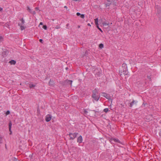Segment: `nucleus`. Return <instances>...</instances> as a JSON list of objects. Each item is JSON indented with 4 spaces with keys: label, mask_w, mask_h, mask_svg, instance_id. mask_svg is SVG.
<instances>
[{
    "label": "nucleus",
    "mask_w": 161,
    "mask_h": 161,
    "mask_svg": "<svg viewBox=\"0 0 161 161\" xmlns=\"http://www.w3.org/2000/svg\"><path fill=\"white\" fill-rule=\"evenodd\" d=\"M78 134L77 132H75L73 133H69L68 135L70 137V140H73L76 138L77 135Z\"/></svg>",
    "instance_id": "1"
},
{
    "label": "nucleus",
    "mask_w": 161,
    "mask_h": 161,
    "mask_svg": "<svg viewBox=\"0 0 161 161\" xmlns=\"http://www.w3.org/2000/svg\"><path fill=\"white\" fill-rule=\"evenodd\" d=\"M93 94L92 95V97L93 99L95 100L96 101H97L98 100L99 97H98L97 96H96V93L97 92L95 91H93L92 92Z\"/></svg>",
    "instance_id": "2"
},
{
    "label": "nucleus",
    "mask_w": 161,
    "mask_h": 161,
    "mask_svg": "<svg viewBox=\"0 0 161 161\" xmlns=\"http://www.w3.org/2000/svg\"><path fill=\"white\" fill-rule=\"evenodd\" d=\"M102 93L103 94V97H105L107 99H108L109 101L110 100L111 102H112V100L111 98V97L109 94H108L105 92H103Z\"/></svg>",
    "instance_id": "3"
},
{
    "label": "nucleus",
    "mask_w": 161,
    "mask_h": 161,
    "mask_svg": "<svg viewBox=\"0 0 161 161\" xmlns=\"http://www.w3.org/2000/svg\"><path fill=\"white\" fill-rule=\"evenodd\" d=\"M110 142L111 143H113L114 144V142H118V143H120V141L119 140V139H116V138H114L111 139L110 140Z\"/></svg>",
    "instance_id": "4"
},
{
    "label": "nucleus",
    "mask_w": 161,
    "mask_h": 161,
    "mask_svg": "<svg viewBox=\"0 0 161 161\" xmlns=\"http://www.w3.org/2000/svg\"><path fill=\"white\" fill-rule=\"evenodd\" d=\"M155 8L157 10V13L158 14H159L161 13V8L159 6L156 5Z\"/></svg>",
    "instance_id": "5"
},
{
    "label": "nucleus",
    "mask_w": 161,
    "mask_h": 161,
    "mask_svg": "<svg viewBox=\"0 0 161 161\" xmlns=\"http://www.w3.org/2000/svg\"><path fill=\"white\" fill-rule=\"evenodd\" d=\"M51 118L52 116L51 115L48 114L46 116L45 120L47 122H49L51 120Z\"/></svg>",
    "instance_id": "6"
},
{
    "label": "nucleus",
    "mask_w": 161,
    "mask_h": 161,
    "mask_svg": "<svg viewBox=\"0 0 161 161\" xmlns=\"http://www.w3.org/2000/svg\"><path fill=\"white\" fill-rule=\"evenodd\" d=\"M117 0H108L107 2H110L112 3V4L114 6L117 5Z\"/></svg>",
    "instance_id": "7"
},
{
    "label": "nucleus",
    "mask_w": 161,
    "mask_h": 161,
    "mask_svg": "<svg viewBox=\"0 0 161 161\" xmlns=\"http://www.w3.org/2000/svg\"><path fill=\"white\" fill-rule=\"evenodd\" d=\"M82 137L80 135L77 138V142L79 143H81L82 141Z\"/></svg>",
    "instance_id": "8"
},
{
    "label": "nucleus",
    "mask_w": 161,
    "mask_h": 161,
    "mask_svg": "<svg viewBox=\"0 0 161 161\" xmlns=\"http://www.w3.org/2000/svg\"><path fill=\"white\" fill-rule=\"evenodd\" d=\"M12 125V123L11 121H10L9 123L8 126H9V131L10 132V135H11L12 134V132L11 130V126Z\"/></svg>",
    "instance_id": "9"
},
{
    "label": "nucleus",
    "mask_w": 161,
    "mask_h": 161,
    "mask_svg": "<svg viewBox=\"0 0 161 161\" xmlns=\"http://www.w3.org/2000/svg\"><path fill=\"white\" fill-rule=\"evenodd\" d=\"M137 102H136L135 100H133L132 102L130 103L129 106L130 107H132L134 104H136Z\"/></svg>",
    "instance_id": "10"
},
{
    "label": "nucleus",
    "mask_w": 161,
    "mask_h": 161,
    "mask_svg": "<svg viewBox=\"0 0 161 161\" xmlns=\"http://www.w3.org/2000/svg\"><path fill=\"white\" fill-rule=\"evenodd\" d=\"M102 24L104 26H105L106 28H107L109 27V23H107L105 22L103 23Z\"/></svg>",
    "instance_id": "11"
},
{
    "label": "nucleus",
    "mask_w": 161,
    "mask_h": 161,
    "mask_svg": "<svg viewBox=\"0 0 161 161\" xmlns=\"http://www.w3.org/2000/svg\"><path fill=\"white\" fill-rule=\"evenodd\" d=\"M123 72L124 75H127V74L128 71L127 69V67L125 68V69H123Z\"/></svg>",
    "instance_id": "12"
},
{
    "label": "nucleus",
    "mask_w": 161,
    "mask_h": 161,
    "mask_svg": "<svg viewBox=\"0 0 161 161\" xmlns=\"http://www.w3.org/2000/svg\"><path fill=\"white\" fill-rule=\"evenodd\" d=\"M111 4H112V3H111V2H108L107 3H105V5L106 7H108V8H109V6Z\"/></svg>",
    "instance_id": "13"
},
{
    "label": "nucleus",
    "mask_w": 161,
    "mask_h": 161,
    "mask_svg": "<svg viewBox=\"0 0 161 161\" xmlns=\"http://www.w3.org/2000/svg\"><path fill=\"white\" fill-rule=\"evenodd\" d=\"M20 20L21 21V23H19L18 24V25L19 26H20V25H22L23 24H24L25 23V21L22 18V19H20Z\"/></svg>",
    "instance_id": "14"
},
{
    "label": "nucleus",
    "mask_w": 161,
    "mask_h": 161,
    "mask_svg": "<svg viewBox=\"0 0 161 161\" xmlns=\"http://www.w3.org/2000/svg\"><path fill=\"white\" fill-rule=\"evenodd\" d=\"M9 63H10L11 64L14 65L16 64V62L15 60H12L9 62Z\"/></svg>",
    "instance_id": "15"
},
{
    "label": "nucleus",
    "mask_w": 161,
    "mask_h": 161,
    "mask_svg": "<svg viewBox=\"0 0 161 161\" xmlns=\"http://www.w3.org/2000/svg\"><path fill=\"white\" fill-rule=\"evenodd\" d=\"M95 23L96 26L99 25L98 24V19L97 18H96L95 19Z\"/></svg>",
    "instance_id": "16"
},
{
    "label": "nucleus",
    "mask_w": 161,
    "mask_h": 161,
    "mask_svg": "<svg viewBox=\"0 0 161 161\" xmlns=\"http://www.w3.org/2000/svg\"><path fill=\"white\" fill-rule=\"evenodd\" d=\"M35 85L33 84H29V87L30 88H33L35 86Z\"/></svg>",
    "instance_id": "17"
},
{
    "label": "nucleus",
    "mask_w": 161,
    "mask_h": 161,
    "mask_svg": "<svg viewBox=\"0 0 161 161\" xmlns=\"http://www.w3.org/2000/svg\"><path fill=\"white\" fill-rule=\"evenodd\" d=\"M66 81L67 83H68V84H69L70 85H71L72 83V80H66Z\"/></svg>",
    "instance_id": "18"
},
{
    "label": "nucleus",
    "mask_w": 161,
    "mask_h": 161,
    "mask_svg": "<svg viewBox=\"0 0 161 161\" xmlns=\"http://www.w3.org/2000/svg\"><path fill=\"white\" fill-rule=\"evenodd\" d=\"M4 26H6V27L9 28V25L8 23L7 22L4 25Z\"/></svg>",
    "instance_id": "19"
},
{
    "label": "nucleus",
    "mask_w": 161,
    "mask_h": 161,
    "mask_svg": "<svg viewBox=\"0 0 161 161\" xmlns=\"http://www.w3.org/2000/svg\"><path fill=\"white\" fill-rule=\"evenodd\" d=\"M53 84V81H51V80H50L49 82V85L50 86H52Z\"/></svg>",
    "instance_id": "20"
},
{
    "label": "nucleus",
    "mask_w": 161,
    "mask_h": 161,
    "mask_svg": "<svg viewBox=\"0 0 161 161\" xmlns=\"http://www.w3.org/2000/svg\"><path fill=\"white\" fill-rule=\"evenodd\" d=\"M103 44L102 43L100 44L99 46V47L101 48H103Z\"/></svg>",
    "instance_id": "21"
},
{
    "label": "nucleus",
    "mask_w": 161,
    "mask_h": 161,
    "mask_svg": "<svg viewBox=\"0 0 161 161\" xmlns=\"http://www.w3.org/2000/svg\"><path fill=\"white\" fill-rule=\"evenodd\" d=\"M20 26L21 30H23L25 29V27L23 26H22V25H20Z\"/></svg>",
    "instance_id": "22"
},
{
    "label": "nucleus",
    "mask_w": 161,
    "mask_h": 161,
    "mask_svg": "<svg viewBox=\"0 0 161 161\" xmlns=\"http://www.w3.org/2000/svg\"><path fill=\"white\" fill-rule=\"evenodd\" d=\"M30 12L31 13V14H36V13L35 11H32L31 10V11H30Z\"/></svg>",
    "instance_id": "23"
},
{
    "label": "nucleus",
    "mask_w": 161,
    "mask_h": 161,
    "mask_svg": "<svg viewBox=\"0 0 161 161\" xmlns=\"http://www.w3.org/2000/svg\"><path fill=\"white\" fill-rule=\"evenodd\" d=\"M108 108H105L103 110L104 112L105 113L107 112L108 111Z\"/></svg>",
    "instance_id": "24"
},
{
    "label": "nucleus",
    "mask_w": 161,
    "mask_h": 161,
    "mask_svg": "<svg viewBox=\"0 0 161 161\" xmlns=\"http://www.w3.org/2000/svg\"><path fill=\"white\" fill-rule=\"evenodd\" d=\"M97 28H98V30H100V31L101 32H103V31L99 27V25H97Z\"/></svg>",
    "instance_id": "25"
},
{
    "label": "nucleus",
    "mask_w": 161,
    "mask_h": 161,
    "mask_svg": "<svg viewBox=\"0 0 161 161\" xmlns=\"http://www.w3.org/2000/svg\"><path fill=\"white\" fill-rule=\"evenodd\" d=\"M43 28L44 29L46 30L47 29V26L46 25H43Z\"/></svg>",
    "instance_id": "26"
},
{
    "label": "nucleus",
    "mask_w": 161,
    "mask_h": 161,
    "mask_svg": "<svg viewBox=\"0 0 161 161\" xmlns=\"http://www.w3.org/2000/svg\"><path fill=\"white\" fill-rule=\"evenodd\" d=\"M102 73L101 71H99L98 72L96 73V75L98 76H99Z\"/></svg>",
    "instance_id": "27"
},
{
    "label": "nucleus",
    "mask_w": 161,
    "mask_h": 161,
    "mask_svg": "<svg viewBox=\"0 0 161 161\" xmlns=\"http://www.w3.org/2000/svg\"><path fill=\"white\" fill-rule=\"evenodd\" d=\"M80 17L82 19H84L85 17L84 14H81L80 15Z\"/></svg>",
    "instance_id": "28"
},
{
    "label": "nucleus",
    "mask_w": 161,
    "mask_h": 161,
    "mask_svg": "<svg viewBox=\"0 0 161 161\" xmlns=\"http://www.w3.org/2000/svg\"><path fill=\"white\" fill-rule=\"evenodd\" d=\"M10 114V112L9 110H8L6 112V115H8L9 114Z\"/></svg>",
    "instance_id": "29"
},
{
    "label": "nucleus",
    "mask_w": 161,
    "mask_h": 161,
    "mask_svg": "<svg viewBox=\"0 0 161 161\" xmlns=\"http://www.w3.org/2000/svg\"><path fill=\"white\" fill-rule=\"evenodd\" d=\"M2 137L0 136V144L2 143Z\"/></svg>",
    "instance_id": "30"
},
{
    "label": "nucleus",
    "mask_w": 161,
    "mask_h": 161,
    "mask_svg": "<svg viewBox=\"0 0 161 161\" xmlns=\"http://www.w3.org/2000/svg\"><path fill=\"white\" fill-rule=\"evenodd\" d=\"M27 10L29 12L31 11V9H30L29 7H27Z\"/></svg>",
    "instance_id": "31"
},
{
    "label": "nucleus",
    "mask_w": 161,
    "mask_h": 161,
    "mask_svg": "<svg viewBox=\"0 0 161 161\" xmlns=\"http://www.w3.org/2000/svg\"><path fill=\"white\" fill-rule=\"evenodd\" d=\"M80 15H81V14L80 13L77 12L76 13V15L78 16H79Z\"/></svg>",
    "instance_id": "32"
},
{
    "label": "nucleus",
    "mask_w": 161,
    "mask_h": 161,
    "mask_svg": "<svg viewBox=\"0 0 161 161\" xmlns=\"http://www.w3.org/2000/svg\"><path fill=\"white\" fill-rule=\"evenodd\" d=\"M43 40L42 39H40L39 40V42H41V43H43Z\"/></svg>",
    "instance_id": "33"
},
{
    "label": "nucleus",
    "mask_w": 161,
    "mask_h": 161,
    "mask_svg": "<svg viewBox=\"0 0 161 161\" xmlns=\"http://www.w3.org/2000/svg\"><path fill=\"white\" fill-rule=\"evenodd\" d=\"M60 28V27L58 25H57L55 27V28L58 29Z\"/></svg>",
    "instance_id": "34"
},
{
    "label": "nucleus",
    "mask_w": 161,
    "mask_h": 161,
    "mask_svg": "<svg viewBox=\"0 0 161 161\" xmlns=\"http://www.w3.org/2000/svg\"><path fill=\"white\" fill-rule=\"evenodd\" d=\"M3 40V38L2 36H0V42L2 41Z\"/></svg>",
    "instance_id": "35"
},
{
    "label": "nucleus",
    "mask_w": 161,
    "mask_h": 161,
    "mask_svg": "<svg viewBox=\"0 0 161 161\" xmlns=\"http://www.w3.org/2000/svg\"><path fill=\"white\" fill-rule=\"evenodd\" d=\"M35 9L36 10H39V8L37 7H36L35 8Z\"/></svg>",
    "instance_id": "36"
},
{
    "label": "nucleus",
    "mask_w": 161,
    "mask_h": 161,
    "mask_svg": "<svg viewBox=\"0 0 161 161\" xmlns=\"http://www.w3.org/2000/svg\"><path fill=\"white\" fill-rule=\"evenodd\" d=\"M3 10V8L0 7V11H2Z\"/></svg>",
    "instance_id": "37"
},
{
    "label": "nucleus",
    "mask_w": 161,
    "mask_h": 161,
    "mask_svg": "<svg viewBox=\"0 0 161 161\" xmlns=\"http://www.w3.org/2000/svg\"><path fill=\"white\" fill-rule=\"evenodd\" d=\"M147 78L149 80H151V77L150 76H147Z\"/></svg>",
    "instance_id": "38"
},
{
    "label": "nucleus",
    "mask_w": 161,
    "mask_h": 161,
    "mask_svg": "<svg viewBox=\"0 0 161 161\" xmlns=\"http://www.w3.org/2000/svg\"><path fill=\"white\" fill-rule=\"evenodd\" d=\"M43 24L42 22H41L40 23L39 25H43Z\"/></svg>",
    "instance_id": "39"
},
{
    "label": "nucleus",
    "mask_w": 161,
    "mask_h": 161,
    "mask_svg": "<svg viewBox=\"0 0 161 161\" xmlns=\"http://www.w3.org/2000/svg\"><path fill=\"white\" fill-rule=\"evenodd\" d=\"M8 52V51H5V54H7Z\"/></svg>",
    "instance_id": "40"
},
{
    "label": "nucleus",
    "mask_w": 161,
    "mask_h": 161,
    "mask_svg": "<svg viewBox=\"0 0 161 161\" xmlns=\"http://www.w3.org/2000/svg\"><path fill=\"white\" fill-rule=\"evenodd\" d=\"M84 113H86H86H87V111L86 110H84Z\"/></svg>",
    "instance_id": "41"
},
{
    "label": "nucleus",
    "mask_w": 161,
    "mask_h": 161,
    "mask_svg": "<svg viewBox=\"0 0 161 161\" xmlns=\"http://www.w3.org/2000/svg\"><path fill=\"white\" fill-rule=\"evenodd\" d=\"M13 161H18L17 159L16 158H14Z\"/></svg>",
    "instance_id": "42"
},
{
    "label": "nucleus",
    "mask_w": 161,
    "mask_h": 161,
    "mask_svg": "<svg viewBox=\"0 0 161 161\" xmlns=\"http://www.w3.org/2000/svg\"><path fill=\"white\" fill-rule=\"evenodd\" d=\"M159 136H161V130L160 131V132L159 133Z\"/></svg>",
    "instance_id": "43"
},
{
    "label": "nucleus",
    "mask_w": 161,
    "mask_h": 161,
    "mask_svg": "<svg viewBox=\"0 0 161 161\" xmlns=\"http://www.w3.org/2000/svg\"><path fill=\"white\" fill-rule=\"evenodd\" d=\"M87 25H88V26H91V25L90 24V23H88V24H87Z\"/></svg>",
    "instance_id": "44"
},
{
    "label": "nucleus",
    "mask_w": 161,
    "mask_h": 161,
    "mask_svg": "<svg viewBox=\"0 0 161 161\" xmlns=\"http://www.w3.org/2000/svg\"><path fill=\"white\" fill-rule=\"evenodd\" d=\"M74 1H80V0H73Z\"/></svg>",
    "instance_id": "45"
},
{
    "label": "nucleus",
    "mask_w": 161,
    "mask_h": 161,
    "mask_svg": "<svg viewBox=\"0 0 161 161\" xmlns=\"http://www.w3.org/2000/svg\"><path fill=\"white\" fill-rule=\"evenodd\" d=\"M64 8H67V7L66 6H64Z\"/></svg>",
    "instance_id": "46"
},
{
    "label": "nucleus",
    "mask_w": 161,
    "mask_h": 161,
    "mask_svg": "<svg viewBox=\"0 0 161 161\" xmlns=\"http://www.w3.org/2000/svg\"><path fill=\"white\" fill-rule=\"evenodd\" d=\"M69 25V24H66V26L67 27H68V26Z\"/></svg>",
    "instance_id": "47"
},
{
    "label": "nucleus",
    "mask_w": 161,
    "mask_h": 161,
    "mask_svg": "<svg viewBox=\"0 0 161 161\" xmlns=\"http://www.w3.org/2000/svg\"><path fill=\"white\" fill-rule=\"evenodd\" d=\"M80 25H78V28H80Z\"/></svg>",
    "instance_id": "48"
},
{
    "label": "nucleus",
    "mask_w": 161,
    "mask_h": 161,
    "mask_svg": "<svg viewBox=\"0 0 161 161\" xmlns=\"http://www.w3.org/2000/svg\"><path fill=\"white\" fill-rule=\"evenodd\" d=\"M95 113L96 114H97V113H98V112L96 111L95 112Z\"/></svg>",
    "instance_id": "49"
},
{
    "label": "nucleus",
    "mask_w": 161,
    "mask_h": 161,
    "mask_svg": "<svg viewBox=\"0 0 161 161\" xmlns=\"http://www.w3.org/2000/svg\"><path fill=\"white\" fill-rule=\"evenodd\" d=\"M68 69V68L67 67H66V69Z\"/></svg>",
    "instance_id": "50"
}]
</instances>
